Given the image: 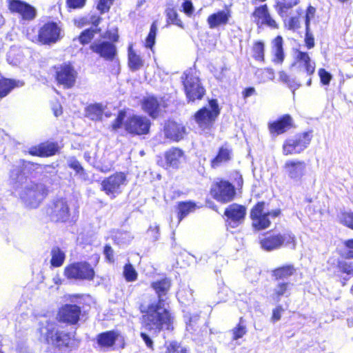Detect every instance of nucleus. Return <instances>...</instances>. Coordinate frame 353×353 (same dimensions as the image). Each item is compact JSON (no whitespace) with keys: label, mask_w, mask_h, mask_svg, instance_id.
Here are the masks:
<instances>
[{"label":"nucleus","mask_w":353,"mask_h":353,"mask_svg":"<svg viewBox=\"0 0 353 353\" xmlns=\"http://www.w3.org/2000/svg\"><path fill=\"white\" fill-rule=\"evenodd\" d=\"M172 285L171 279L164 277L151 283V288L155 291L157 299L147 305L140 307L142 316V325L152 336H157L164 330L173 328V316L166 306V295Z\"/></svg>","instance_id":"f257e3e1"},{"label":"nucleus","mask_w":353,"mask_h":353,"mask_svg":"<svg viewBox=\"0 0 353 353\" xmlns=\"http://www.w3.org/2000/svg\"><path fill=\"white\" fill-rule=\"evenodd\" d=\"M59 147L56 142L41 143L37 145L29 148L28 154L39 157H49L56 154Z\"/></svg>","instance_id":"5701e85b"},{"label":"nucleus","mask_w":353,"mask_h":353,"mask_svg":"<svg viewBox=\"0 0 353 353\" xmlns=\"http://www.w3.org/2000/svg\"><path fill=\"white\" fill-rule=\"evenodd\" d=\"M296 65H297L299 76L306 74V76L309 77L306 81V85L310 86L312 84L311 76L315 72V63H312L308 53L298 50Z\"/></svg>","instance_id":"aec40b11"},{"label":"nucleus","mask_w":353,"mask_h":353,"mask_svg":"<svg viewBox=\"0 0 353 353\" xmlns=\"http://www.w3.org/2000/svg\"><path fill=\"white\" fill-rule=\"evenodd\" d=\"M231 17L229 10H222L209 15L207 22L210 29H216L221 26L226 25Z\"/></svg>","instance_id":"bb28decb"},{"label":"nucleus","mask_w":353,"mask_h":353,"mask_svg":"<svg viewBox=\"0 0 353 353\" xmlns=\"http://www.w3.org/2000/svg\"><path fill=\"white\" fill-rule=\"evenodd\" d=\"M253 57L259 61H263L265 57V44L261 41H256L252 48Z\"/></svg>","instance_id":"de8ad7c7"},{"label":"nucleus","mask_w":353,"mask_h":353,"mask_svg":"<svg viewBox=\"0 0 353 353\" xmlns=\"http://www.w3.org/2000/svg\"><path fill=\"white\" fill-rule=\"evenodd\" d=\"M51 255L50 264L52 267L58 268L63 265L65 254L59 248H53L51 250Z\"/></svg>","instance_id":"ea45409f"},{"label":"nucleus","mask_w":353,"mask_h":353,"mask_svg":"<svg viewBox=\"0 0 353 353\" xmlns=\"http://www.w3.org/2000/svg\"><path fill=\"white\" fill-rule=\"evenodd\" d=\"M296 272V268L292 264H288L275 268L272 271V276L276 281H288V279Z\"/></svg>","instance_id":"c85d7f7f"},{"label":"nucleus","mask_w":353,"mask_h":353,"mask_svg":"<svg viewBox=\"0 0 353 353\" xmlns=\"http://www.w3.org/2000/svg\"><path fill=\"white\" fill-rule=\"evenodd\" d=\"M210 194L217 201L225 203L233 200L236 190L228 181L221 180L212 185Z\"/></svg>","instance_id":"2eb2a0df"},{"label":"nucleus","mask_w":353,"mask_h":353,"mask_svg":"<svg viewBox=\"0 0 353 353\" xmlns=\"http://www.w3.org/2000/svg\"><path fill=\"white\" fill-rule=\"evenodd\" d=\"M167 21L174 25H176L181 28H184L183 22L179 18V15L176 10L172 8H168L165 10Z\"/></svg>","instance_id":"8fccbe9b"},{"label":"nucleus","mask_w":353,"mask_h":353,"mask_svg":"<svg viewBox=\"0 0 353 353\" xmlns=\"http://www.w3.org/2000/svg\"><path fill=\"white\" fill-rule=\"evenodd\" d=\"M199 314H188L185 316L186 321V329L189 332H194L196 330V323L199 320Z\"/></svg>","instance_id":"5fc2aeb1"},{"label":"nucleus","mask_w":353,"mask_h":353,"mask_svg":"<svg viewBox=\"0 0 353 353\" xmlns=\"http://www.w3.org/2000/svg\"><path fill=\"white\" fill-rule=\"evenodd\" d=\"M165 353H190L186 346L176 341L165 342Z\"/></svg>","instance_id":"a19ab883"},{"label":"nucleus","mask_w":353,"mask_h":353,"mask_svg":"<svg viewBox=\"0 0 353 353\" xmlns=\"http://www.w3.org/2000/svg\"><path fill=\"white\" fill-rule=\"evenodd\" d=\"M105 107L100 103H91L85 108V117L92 121H101Z\"/></svg>","instance_id":"c756f323"},{"label":"nucleus","mask_w":353,"mask_h":353,"mask_svg":"<svg viewBox=\"0 0 353 353\" xmlns=\"http://www.w3.org/2000/svg\"><path fill=\"white\" fill-rule=\"evenodd\" d=\"M299 1L300 0H276L274 8L281 18H286L288 10L299 4Z\"/></svg>","instance_id":"f704fd0d"},{"label":"nucleus","mask_w":353,"mask_h":353,"mask_svg":"<svg viewBox=\"0 0 353 353\" xmlns=\"http://www.w3.org/2000/svg\"><path fill=\"white\" fill-rule=\"evenodd\" d=\"M272 293L270 294V299L275 303L281 301L283 296L288 297L290 295V291L293 283L290 281H276Z\"/></svg>","instance_id":"cd10ccee"},{"label":"nucleus","mask_w":353,"mask_h":353,"mask_svg":"<svg viewBox=\"0 0 353 353\" xmlns=\"http://www.w3.org/2000/svg\"><path fill=\"white\" fill-rule=\"evenodd\" d=\"M264 206V201L258 202L251 210L250 218L253 219L254 218L265 215V213H263Z\"/></svg>","instance_id":"4d7b16f0"},{"label":"nucleus","mask_w":353,"mask_h":353,"mask_svg":"<svg viewBox=\"0 0 353 353\" xmlns=\"http://www.w3.org/2000/svg\"><path fill=\"white\" fill-rule=\"evenodd\" d=\"M163 132L167 139L178 142L183 139L186 129L175 121H168L165 123Z\"/></svg>","instance_id":"b1692460"},{"label":"nucleus","mask_w":353,"mask_h":353,"mask_svg":"<svg viewBox=\"0 0 353 353\" xmlns=\"http://www.w3.org/2000/svg\"><path fill=\"white\" fill-rule=\"evenodd\" d=\"M143 65L142 59L129 47L128 50V66L132 72L139 70Z\"/></svg>","instance_id":"58836bf2"},{"label":"nucleus","mask_w":353,"mask_h":353,"mask_svg":"<svg viewBox=\"0 0 353 353\" xmlns=\"http://www.w3.org/2000/svg\"><path fill=\"white\" fill-rule=\"evenodd\" d=\"M304 41L307 49H312L314 47V37L310 30L305 31Z\"/></svg>","instance_id":"69168bd1"},{"label":"nucleus","mask_w":353,"mask_h":353,"mask_svg":"<svg viewBox=\"0 0 353 353\" xmlns=\"http://www.w3.org/2000/svg\"><path fill=\"white\" fill-rule=\"evenodd\" d=\"M231 159L232 151L230 149L222 146L219 148L216 155L211 160V168L216 169L223 163L230 161Z\"/></svg>","instance_id":"7c9ffc66"},{"label":"nucleus","mask_w":353,"mask_h":353,"mask_svg":"<svg viewBox=\"0 0 353 353\" xmlns=\"http://www.w3.org/2000/svg\"><path fill=\"white\" fill-rule=\"evenodd\" d=\"M103 254L109 263H114V250L110 245H105L103 248Z\"/></svg>","instance_id":"338daca9"},{"label":"nucleus","mask_w":353,"mask_h":353,"mask_svg":"<svg viewBox=\"0 0 353 353\" xmlns=\"http://www.w3.org/2000/svg\"><path fill=\"white\" fill-rule=\"evenodd\" d=\"M176 298L181 304L190 305L194 301L193 290L189 287L183 288L177 292Z\"/></svg>","instance_id":"4c0bfd02"},{"label":"nucleus","mask_w":353,"mask_h":353,"mask_svg":"<svg viewBox=\"0 0 353 353\" xmlns=\"http://www.w3.org/2000/svg\"><path fill=\"white\" fill-rule=\"evenodd\" d=\"M48 195V190L43 184L31 183L26 185L19 192L20 199L26 208L37 209Z\"/></svg>","instance_id":"20e7f679"},{"label":"nucleus","mask_w":353,"mask_h":353,"mask_svg":"<svg viewBox=\"0 0 353 353\" xmlns=\"http://www.w3.org/2000/svg\"><path fill=\"white\" fill-rule=\"evenodd\" d=\"M55 79L64 88H72L76 82L77 73L70 63H63L54 65Z\"/></svg>","instance_id":"4468645a"},{"label":"nucleus","mask_w":353,"mask_h":353,"mask_svg":"<svg viewBox=\"0 0 353 353\" xmlns=\"http://www.w3.org/2000/svg\"><path fill=\"white\" fill-rule=\"evenodd\" d=\"M64 274L69 279L90 281L94 278L95 271L88 262L79 261L66 266Z\"/></svg>","instance_id":"6e6552de"},{"label":"nucleus","mask_w":353,"mask_h":353,"mask_svg":"<svg viewBox=\"0 0 353 353\" xmlns=\"http://www.w3.org/2000/svg\"><path fill=\"white\" fill-rule=\"evenodd\" d=\"M148 234L150 236L153 241H157L160 237V228L159 225L156 223L154 225H150L147 230Z\"/></svg>","instance_id":"052dcab7"},{"label":"nucleus","mask_w":353,"mask_h":353,"mask_svg":"<svg viewBox=\"0 0 353 353\" xmlns=\"http://www.w3.org/2000/svg\"><path fill=\"white\" fill-rule=\"evenodd\" d=\"M46 214L52 222L67 223L70 218V208L68 200L60 197L52 199L46 208Z\"/></svg>","instance_id":"423d86ee"},{"label":"nucleus","mask_w":353,"mask_h":353,"mask_svg":"<svg viewBox=\"0 0 353 353\" xmlns=\"http://www.w3.org/2000/svg\"><path fill=\"white\" fill-rule=\"evenodd\" d=\"M157 32V25L154 21L150 28V32L145 39V46L147 48L152 49L156 42V36Z\"/></svg>","instance_id":"09e8293b"},{"label":"nucleus","mask_w":353,"mask_h":353,"mask_svg":"<svg viewBox=\"0 0 353 353\" xmlns=\"http://www.w3.org/2000/svg\"><path fill=\"white\" fill-rule=\"evenodd\" d=\"M292 118L288 114H284L277 120L269 123L268 128L270 133L281 134L286 132L292 126Z\"/></svg>","instance_id":"393cba45"},{"label":"nucleus","mask_w":353,"mask_h":353,"mask_svg":"<svg viewBox=\"0 0 353 353\" xmlns=\"http://www.w3.org/2000/svg\"><path fill=\"white\" fill-rule=\"evenodd\" d=\"M89 48L105 61H112L117 56L116 45L108 40H94Z\"/></svg>","instance_id":"f3484780"},{"label":"nucleus","mask_w":353,"mask_h":353,"mask_svg":"<svg viewBox=\"0 0 353 353\" xmlns=\"http://www.w3.org/2000/svg\"><path fill=\"white\" fill-rule=\"evenodd\" d=\"M283 312L284 309L281 305H276V307L272 310L271 321L273 323L279 321L281 319V314Z\"/></svg>","instance_id":"0e129e2a"},{"label":"nucleus","mask_w":353,"mask_h":353,"mask_svg":"<svg viewBox=\"0 0 353 353\" xmlns=\"http://www.w3.org/2000/svg\"><path fill=\"white\" fill-rule=\"evenodd\" d=\"M94 37V32L93 28H89L83 30L78 37V41L83 45L90 43Z\"/></svg>","instance_id":"3c124183"},{"label":"nucleus","mask_w":353,"mask_h":353,"mask_svg":"<svg viewBox=\"0 0 353 353\" xmlns=\"http://www.w3.org/2000/svg\"><path fill=\"white\" fill-rule=\"evenodd\" d=\"M150 126L151 121L148 118L137 114L127 117L124 123L125 132L132 136L148 134Z\"/></svg>","instance_id":"f8f14e48"},{"label":"nucleus","mask_w":353,"mask_h":353,"mask_svg":"<svg viewBox=\"0 0 353 353\" xmlns=\"http://www.w3.org/2000/svg\"><path fill=\"white\" fill-rule=\"evenodd\" d=\"M283 170L290 180L299 183L306 174L307 163L298 159L288 160L283 165Z\"/></svg>","instance_id":"6ab92c4d"},{"label":"nucleus","mask_w":353,"mask_h":353,"mask_svg":"<svg viewBox=\"0 0 353 353\" xmlns=\"http://www.w3.org/2000/svg\"><path fill=\"white\" fill-rule=\"evenodd\" d=\"M181 79L188 103L203 99L206 90L198 77L186 71L182 75Z\"/></svg>","instance_id":"39448f33"},{"label":"nucleus","mask_w":353,"mask_h":353,"mask_svg":"<svg viewBox=\"0 0 353 353\" xmlns=\"http://www.w3.org/2000/svg\"><path fill=\"white\" fill-rule=\"evenodd\" d=\"M81 307L74 303H65L58 311L57 320L69 325H77L81 315Z\"/></svg>","instance_id":"a211bd4d"},{"label":"nucleus","mask_w":353,"mask_h":353,"mask_svg":"<svg viewBox=\"0 0 353 353\" xmlns=\"http://www.w3.org/2000/svg\"><path fill=\"white\" fill-rule=\"evenodd\" d=\"M184 152L178 148H172L165 153V159L168 165L176 168L180 163V159L183 157Z\"/></svg>","instance_id":"72a5a7b5"},{"label":"nucleus","mask_w":353,"mask_h":353,"mask_svg":"<svg viewBox=\"0 0 353 353\" xmlns=\"http://www.w3.org/2000/svg\"><path fill=\"white\" fill-rule=\"evenodd\" d=\"M252 220V226L256 230H262L268 228L270 225V221L268 218V215H265L254 218Z\"/></svg>","instance_id":"49530a36"},{"label":"nucleus","mask_w":353,"mask_h":353,"mask_svg":"<svg viewBox=\"0 0 353 353\" xmlns=\"http://www.w3.org/2000/svg\"><path fill=\"white\" fill-rule=\"evenodd\" d=\"M245 214V207L237 203L228 205L224 212V215L228 218V225L232 228L238 227L243 222Z\"/></svg>","instance_id":"412c9836"},{"label":"nucleus","mask_w":353,"mask_h":353,"mask_svg":"<svg viewBox=\"0 0 353 353\" xmlns=\"http://www.w3.org/2000/svg\"><path fill=\"white\" fill-rule=\"evenodd\" d=\"M252 16L255 18V22L259 24V20L265 21L270 16L268 6L266 4L256 7L252 13Z\"/></svg>","instance_id":"37998d69"},{"label":"nucleus","mask_w":353,"mask_h":353,"mask_svg":"<svg viewBox=\"0 0 353 353\" xmlns=\"http://www.w3.org/2000/svg\"><path fill=\"white\" fill-rule=\"evenodd\" d=\"M252 16L255 18V22L259 24V20L265 21L270 16L268 6L266 4L256 7L252 13Z\"/></svg>","instance_id":"79ce46f5"},{"label":"nucleus","mask_w":353,"mask_h":353,"mask_svg":"<svg viewBox=\"0 0 353 353\" xmlns=\"http://www.w3.org/2000/svg\"><path fill=\"white\" fill-rule=\"evenodd\" d=\"M125 117V112L120 110L111 125L112 131L117 132L119 129L121 128L122 126L124 127V123L126 119Z\"/></svg>","instance_id":"864d4df0"},{"label":"nucleus","mask_w":353,"mask_h":353,"mask_svg":"<svg viewBox=\"0 0 353 353\" xmlns=\"http://www.w3.org/2000/svg\"><path fill=\"white\" fill-rule=\"evenodd\" d=\"M321 83L324 85H328L332 80V74L324 68H320L318 72Z\"/></svg>","instance_id":"680f3d73"},{"label":"nucleus","mask_w":353,"mask_h":353,"mask_svg":"<svg viewBox=\"0 0 353 353\" xmlns=\"http://www.w3.org/2000/svg\"><path fill=\"white\" fill-rule=\"evenodd\" d=\"M339 272L345 273L347 276H353V264L345 261H339L337 263Z\"/></svg>","instance_id":"6e6d98bb"},{"label":"nucleus","mask_w":353,"mask_h":353,"mask_svg":"<svg viewBox=\"0 0 353 353\" xmlns=\"http://www.w3.org/2000/svg\"><path fill=\"white\" fill-rule=\"evenodd\" d=\"M123 276L128 282H132L137 279V272L131 263L125 264L123 268Z\"/></svg>","instance_id":"603ef678"},{"label":"nucleus","mask_w":353,"mask_h":353,"mask_svg":"<svg viewBox=\"0 0 353 353\" xmlns=\"http://www.w3.org/2000/svg\"><path fill=\"white\" fill-rule=\"evenodd\" d=\"M39 331L41 335L46 339L51 341L52 345L62 353L69 352L71 348L72 340L74 336L73 334L59 330L57 328V324L54 321L45 320L39 323Z\"/></svg>","instance_id":"f03ea898"},{"label":"nucleus","mask_w":353,"mask_h":353,"mask_svg":"<svg viewBox=\"0 0 353 353\" xmlns=\"http://www.w3.org/2000/svg\"><path fill=\"white\" fill-rule=\"evenodd\" d=\"M114 1V0H99L97 9L101 14L108 12H109L110 7L113 4Z\"/></svg>","instance_id":"13d9d810"},{"label":"nucleus","mask_w":353,"mask_h":353,"mask_svg":"<svg viewBox=\"0 0 353 353\" xmlns=\"http://www.w3.org/2000/svg\"><path fill=\"white\" fill-rule=\"evenodd\" d=\"M341 222L347 227L353 229V212L342 214Z\"/></svg>","instance_id":"e2e57ef3"},{"label":"nucleus","mask_w":353,"mask_h":353,"mask_svg":"<svg viewBox=\"0 0 353 353\" xmlns=\"http://www.w3.org/2000/svg\"><path fill=\"white\" fill-rule=\"evenodd\" d=\"M182 9L188 16H191L194 12V6L191 0H185L182 3Z\"/></svg>","instance_id":"774afa93"},{"label":"nucleus","mask_w":353,"mask_h":353,"mask_svg":"<svg viewBox=\"0 0 353 353\" xmlns=\"http://www.w3.org/2000/svg\"><path fill=\"white\" fill-rule=\"evenodd\" d=\"M96 343L100 350L108 351L115 349L116 342H119V348L124 349L125 342L124 336L117 330L102 332L97 335Z\"/></svg>","instance_id":"9d476101"},{"label":"nucleus","mask_w":353,"mask_h":353,"mask_svg":"<svg viewBox=\"0 0 353 353\" xmlns=\"http://www.w3.org/2000/svg\"><path fill=\"white\" fill-rule=\"evenodd\" d=\"M252 16L255 18V22L259 24V20L265 21L270 16L268 6L266 4L256 7L252 13Z\"/></svg>","instance_id":"c03bdc74"},{"label":"nucleus","mask_w":353,"mask_h":353,"mask_svg":"<svg viewBox=\"0 0 353 353\" xmlns=\"http://www.w3.org/2000/svg\"><path fill=\"white\" fill-rule=\"evenodd\" d=\"M8 8L11 12L18 13L24 20H32L36 17L35 8L21 0H8Z\"/></svg>","instance_id":"4be33fe9"},{"label":"nucleus","mask_w":353,"mask_h":353,"mask_svg":"<svg viewBox=\"0 0 353 353\" xmlns=\"http://www.w3.org/2000/svg\"><path fill=\"white\" fill-rule=\"evenodd\" d=\"M68 166L75 172V176L82 181H89V174L81 163L74 157H70L67 161Z\"/></svg>","instance_id":"2f4dec72"},{"label":"nucleus","mask_w":353,"mask_h":353,"mask_svg":"<svg viewBox=\"0 0 353 353\" xmlns=\"http://www.w3.org/2000/svg\"><path fill=\"white\" fill-rule=\"evenodd\" d=\"M23 85L24 82L19 80L6 78L0 79V98L7 96L14 88Z\"/></svg>","instance_id":"473e14b6"},{"label":"nucleus","mask_w":353,"mask_h":353,"mask_svg":"<svg viewBox=\"0 0 353 353\" xmlns=\"http://www.w3.org/2000/svg\"><path fill=\"white\" fill-rule=\"evenodd\" d=\"M209 107L204 106L194 114V120L203 130L210 129L216 119L220 114V108L217 99L208 101Z\"/></svg>","instance_id":"0eeeda50"},{"label":"nucleus","mask_w":353,"mask_h":353,"mask_svg":"<svg viewBox=\"0 0 353 353\" xmlns=\"http://www.w3.org/2000/svg\"><path fill=\"white\" fill-rule=\"evenodd\" d=\"M61 37V29L58 23L53 21L45 23L38 32V40L44 45L55 43Z\"/></svg>","instance_id":"dca6fc26"},{"label":"nucleus","mask_w":353,"mask_h":353,"mask_svg":"<svg viewBox=\"0 0 353 353\" xmlns=\"http://www.w3.org/2000/svg\"><path fill=\"white\" fill-rule=\"evenodd\" d=\"M141 108L144 112L147 113L153 119L159 117L161 111L160 103L154 96L144 97L141 102Z\"/></svg>","instance_id":"a878e982"},{"label":"nucleus","mask_w":353,"mask_h":353,"mask_svg":"<svg viewBox=\"0 0 353 353\" xmlns=\"http://www.w3.org/2000/svg\"><path fill=\"white\" fill-rule=\"evenodd\" d=\"M285 26L290 30L294 31L300 28V22L298 17H291L288 20L284 19Z\"/></svg>","instance_id":"bf43d9fd"},{"label":"nucleus","mask_w":353,"mask_h":353,"mask_svg":"<svg viewBox=\"0 0 353 353\" xmlns=\"http://www.w3.org/2000/svg\"><path fill=\"white\" fill-rule=\"evenodd\" d=\"M312 131L304 132L296 134L294 137L287 139L283 145L284 155L299 154L310 145L312 140Z\"/></svg>","instance_id":"9b49d317"},{"label":"nucleus","mask_w":353,"mask_h":353,"mask_svg":"<svg viewBox=\"0 0 353 353\" xmlns=\"http://www.w3.org/2000/svg\"><path fill=\"white\" fill-rule=\"evenodd\" d=\"M272 52L274 55V58L273 59L274 62L276 63H281L285 57L284 51H283V37L280 35H278L273 41H272Z\"/></svg>","instance_id":"c9c22d12"},{"label":"nucleus","mask_w":353,"mask_h":353,"mask_svg":"<svg viewBox=\"0 0 353 353\" xmlns=\"http://www.w3.org/2000/svg\"><path fill=\"white\" fill-rule=\"evenodd\" d=\"M127 181L124 172H116L105 178L101 183V190L111 199H114L121 192V189Z\"/></svg>","instance_id":"ddd939ff"},{"label":"nucleus","mask_w":353,"mask_h":353,"mask_svg":"<svg viewBox=\"0 0 353 353\" xmlns=\"http://www.w3.org/2000/svg\"><path fill=\"white\" fill-rule=\"evenodd\" d=\"M232 339L235 341L242 338L247 333L245 321L243 317L240 318L239 323L232 329Z\"/></svg>","instance_id":"a18cd8bd"},{"label":"nucleus","mask_w":353,"mask_h":353,"mask_svg":"<svg viewBox=\"0 0 353 353\" xmlns=\"http://www.w3.org/2000/svg\"><path fill=\"white\" fill-rule=\"evenodd\" d=\"M261 247L265 251L270 252L280 248L283 245L295 249L296 239L290 232L283 234L270 235L260 241Z\"/></svg>","instance_id":"1a4fd4ad"},{"label":"nucleus","mask_w":353,"mask_h":353,"mask_svg":"<svg viewBox=\"0 0 353 353\" xmlns=\"http://www.w3.org/2000/svg\"><path fill=\"white\" fill-rule=\"evenodd\" d=\"M196 207V203L192 201L179 202L177 205L179 221H182L188 214L193 212Z\"/></svg>","instance_id":"e433bc0d"},{"label":"nucleus","mask_w":353,"mask_h":353,"mask_svg":"<svg viewBox=\"0 0 353 353\" xmlns=\"http://www.w3.org/2000/svg\"><path fill=\"white\" fill-rule=\"evenodd\" d=\"M54 169L49 165H41L39 163L28 161L24 159H19L16 161L9 170V181L15 188H19L25 183L28 178V174L36 170Z\"/></svg>","instance_id":"7ed1b4c3"}]
</instances>
